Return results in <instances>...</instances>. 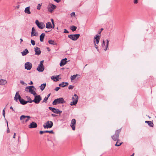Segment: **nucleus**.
I'll return each instance as SVG.
<instances>
[{"label":"nucleus","instance_id":"nucleus-18","mask_svg":"<svg viewBox=\"0 0 156 156\" xmlns=\"http://www.w3.org/2000/svg\"><path fill=\"white\" fill-rule=\"evenodd\" d=\"M21 98L20 95L19 94V91L16 92L14 97V100L17 101L19 99V100Z\"/></svg>","mask_w":156,"mask_h":156},{"label":"nucleus","instance_id":"nucleus-25","mask_svg":"<svg viewBox=\"0 0 156 156\" xmlns=\"http://www.w3.org/2000/svg\"><path fill=\"white\" fill-rule=\"evenodd\" d=\"M48 109L55 113H57V109L54 108L49 107Z\"/></svg>","mask_w":156,"mask_h":156},{"label":"nucleus","instance_id":"nucleus-21","mask_svg":"<svg viewBox=\"0 0 156 156\" xmlns=\"http://www.w3.org/2000/svg\"><path fill=\"white\" fill-rule=\"evenodd\" d=\"M19 101L20 102V103L23 105H25L27 104V103H28V101H27L21 98H20L19 100Z\"/></svg>","mask_w":156,"mask_h":156},{"label":"nucleus","instance_id":"nucleus-32","mask_svg":"<svg viewBox=\"0 0 156 156\" xmlns=\"http://www.w3.org/2000/svg\"><path fill=\"white\" fill-rule=\"evenodd\" d=\"M77 29V27L74 26H72L71 27L70 29L73 31H75Z\"/></svg>","mask_w":156,"mask_h":156},{"label":"nucleus","instance_id":"nucleus-9","mask_svg":"<svg viewBox=\"0 0 156 156\" xmlns=\"http://www.w3.org/2000/svg\"><path fill=\"white\" fill-rule=\"evenodd\" d=\"M32 88H33L34 90H36V88L34 86H31L27 87L25 88V90L26 91H28H28L30 93H32V91L33 90Z\"/></svg>","mask_w":156,"mask_h":156},{"label":"nucleus","instance_id":"nucleus-46","mask_svg":"<svg viewBox=\"0 0 156 156\" xmlns=\"http://www.w3.org/2000/svg\"><path fill=\"white\" fill-rule=\"evenodd\" d=\"M57 112L58 113H56V114L60 113L62 112V111L60 110H59L58 109H57Z\"/></svg>","mask_w":156,"mask_h":156},{"label":"nucleus","instance_id":"nucleus-45","mask_svg":"<svg viewBox=\"0 0 156 156\" xmlns=\"http://www.w3.org/2000/svg\"><path fill=\"white\" fill-rule=\"evenodd\" d=\"M64 33H68L69 32L66 29H64Z\"/></svg>","mask_w":156,"mask_h":156},{"label":"nucleus","instance_id":"nucleus-37","mask_svg":"<svg viewBox=\"0 0 156 156\" xmlns=\"http://www.w3.org/2000/svg\"><path fill=\"white\" fill-rule=\"evenodd\" d=\"M48 99V98L46 97H45L44 98V100H43V101H42V103H44V102L46 103Z\"/></svg>","mask_w":156,"mask_h":156},{"label":"nucleus","instance_id":"nucleus-64","mask_svg":"<svg viewBox=\"0 0 156 156\" xmlns=\"http://www.w3.org/2000/svg\"><path fill=\"white\" fill-rule=\"evenodd\" d=\"M3 116L5 117V113H3Z\"/></svg>","mask_w":156,"mask_h":156},{"label":"nucleus","instance_id":"nucleus-53","mask_svg":"<svg viewBox=\"0 0 156 156\" xmlns=\"http://www.w3.org/2000/svg\"><path fill=\"white\" fill-rule=\"evenodd\" d=\"M57 3L59 2L61 0H54Z\"/></svg>","mask_w":156,"mask_h":156},{"label":"nucleus","instance_id":"nucleus-1","mask_svg":"<svg viewBox=\"0 0 156 156\" xmlns=\"http://www.w3.org/2000/svg\"><path fill=\"white\" fill-rule=\"evenodd\" d=\"M121 129H119L116 130L115 131V133L114 135L112 136L111 137L112 140L114 141H117L116 144H115V146L119 147L120 146L122 143L123 142H121L118 144L119 143V133L121 131Z\"/></svg>","mask_w":156,"mask_h":156},{"label":"nucleus","instance_id":"nucleus-54","mask_svg":"<svg viewBox=\"0 0 156 156\" xmlns=\"http://www.w3.org/2000/svg\"><path fill=\"white\" fill-rule=\"evenodd\" d=\"M53 26L52 25V28H54L55 27L54 22L52 23Z\"/></svg>","mask_w":156,"mask_h":156},{"label":"nucleus","instance_id":"nucleus-49","mask_svg":"<svg viewBox=\"0 0 156 156\" xmlns=\"http://www.w3.org/2000/svg\"><path fill=\"white\" fill-rule=\"evenodd\" d=\"M105 45V42L104 41H103L102 43V46L103 47Z\"/></svg>","mask_w":156,"mask_h":156},{"label":"nucleus","instance_id":"nucleus-7","mask_svg":"<svg viewBox=\"0 0 156 156\" xmlns=\"http://www.w3.org/2000/svg\"><path fill=\"white\" fill-rule=\"evenodd\" d=\"M56 6L53 4L49 3L47 7L48 11L50 12H52L53 10L56 9Z\"/></svg>","mask_w":156,"mask_h":156},{"label":"nucleus","instance_id":"nucleus-33","mask_svg":"<svg viewBox=\"0 0 156 156\" xmlns=\"http://www.w3.org/2000/svg\"><path fill=\"white\" fill-rule=\"evenodd\" d=\"M26 98H27L28 100V101H28V102L30 103H31L32 102H33V100H31L30 97L28 96H26Z\"/></svg>","mask_w":156,"mask_h":156},{"label":"nucleus","instance_id":"nucleus-23","mask_svg":"<svg viewBox=\"0 0 156 156\" xmlns=\"http://www.w3.org/2000/svg\"><path fill=\"white\" fill-rule=\"evenodd\" d=\"M30 6L27 7L25 9L24 12L25 13L28 14H30L31 13L30 11Z\"/></svg>","mask_w":156,"mask_h":156},{"label":"nucleus","instance_id":"nucleus-63","mask_svg":"<svg viewBox=\"0 0 156 156\" xmlns=\"http://www.w3.org/2000/svg\"><path fill=\"white\" fill-rule=\"evenodd\" d=\"M3 113H5V109H4L3 110Z\"/></svg>","mask_w":156,"mask_h":156},{"label":"nucleus","instance_id":"nucleus-29","mask_svg":"<svg viewBox=\"0 0 156 156\" xmlns=\"http://www.w3.org/2000/svg\"><path fill=\"white\" fill-rule=\"evenodd\" d=\"M146 123L148 124V125L150 127H153L154 126L153 122L151 121H146L145 122Z\"/></svg>","mask_w":156,"mask_h":156},{"label":"nucleus","instance_id":"nucleus-55","mask_svg":"<svg viewBox=\"0 0 156 156\" xmlns=\"http://www.w3.org/2000/svg\"><path fill=\"white\" fill-rule=\"evenodd\" d=\"M20 7V5H18L16 6V9H18Z\"/></svg>","mask_w":156,"mask_h":156},{"label":"nucleus","instance_id":"nucleus-57","mask_svg":"<svg viewBox=\"0 0 156 156\" xmlns=\"http://www.w3.org/2000/svg\"><path fill=\"white\" fill-rule=\"evenodd\" d=\"M33 82L31 81L29 83L30 85H32L33 84Z\"/></svg>","mask_w":156,"mask_h":156},{"label":"nucleus","instance_id":"nucleus-56","mask_svg":"<svg viewBox=\"0 0 156 156\" xmlns=\"http://www.w3.org/2000/svg\"><path fill=\"white\" fill-rule=\"evenodd\" d=\"M50 95H51V94H50H50H48L47 95V96H46V97H48V98H49V97L50 96Z\"/></svg>","mask_w":156,"mask_h":156},{"label":"nucleus","instance_id":"nucleus-3","mask_svg":"<svg viewBox=\"0 0 156 156\" xmlns=\"http://www.w3.org/2000/svg\"><path fill=\"white\" fill-rule=\"evenodd\" d=\"M72 99L73 101L70 102V105L71 106L76 105L78 101V97L76 94H75L72 97Z\"/></svg>","mask_w":156,"mask_h":156},{"label":"nucleus","instance_id":"nucleus-51","mask_svg":"<svg viewBox=\"0 0 156 156\" xmlns=\"http://www.w3.org/2000/svg\"><path fill=\"white\" fill-rule=\"evenodd\" d=\"M138 0H134L133 2L134 4H137L138 2Z\"/></svg>","mask_w":156,"mask_h":156},{"label":"nucleus","instance_id":"nucleus-39","mask_svg":"<svg viewBox=\"0 0 156 156\" xmlns=\"http://www.w3.org/2000/svg\"><path fill=\"white\" fill-rule=\"evenodd\" d=\"M31 44L32 45H35V41L34 40H31Z\"/></svg>","mask_w":156,"mask_h":156},{"label":"nucleus","instance_id":"nucleus-17","mask_svg":"<svg viewBox=\"0 0 156 156\" xmlns=\"http://www.w3.org/2000/svg\"><path fill=\"white\" fill-rule=\"evenodd\" d=\"M67 58H63L61 60L60 63V65L61 66H62L64 65L67 62Z\"/></svg>","mask_w":156,"mask_h":156},{"label":"nucleus","instance_id":"nucleus-38","mask_svg":"<svg viewBox=\"0 0 156 156\" xmlns=\"http://www.w3.org/2000/svg\"><path fill=\"white\" fill-rule=\"evenodd\" d=\"M42 5L41 4H38L37 6V9L38 10H40L41 9V6Z\"/></svg>","mask_w":156,"mask_h":156},{"label":"nucleus","instance_id":"nucleus-12","mask_svg":"<svg viewBox=\"0 0 156 156\" xmlns=\"http://www.w3.org/2000/svg\"><path fill=\"white\" fill-rule=\"evenodd\" d=\"M76 123V121L75 119H73L71 120L70 126L73 130H75V125Z\"/></svg>","mask_w":156,"mask_h":156},{"label":"nucleus","instance_id":"nucleus-47","mask_svg":"<svg viewBox=\"0 0 156 156\" xmlns=\"http://www.w3.org/2000/svg\"><path fill=\"white\" fill-rule=\"evenodd\" d=\"M44 60H42V61H41L40 62V63L39 64V65H43V63H44Z\"/></svg>","mask_w":156,"mask_h":156},{"label":"nucleus","instance_id":"nucleus-2","mask_svg":"<svg viewBox=\"0 0 156 156\" xmlns=\"http://www.w3.org/2000/svg\"><path fill=\"white\" fill-rule=\"evenodd\" d=\"M66 103V101L62 98H58L55 99L53 102L52 104L56 105L58 104H63Z\"/></svg>","mask_w":156,"mask_h":156},{"label":"nucleus","instance_id":"nucleus-6","mask_svg":"<svg viewBox=\"0 0 156 156\" xmlns=\"http://www.w3.org/2000/svg\"><path fill=\"white\" fill-rule=\"evenodd\" d=\"M42 100L41 97L39 95H37L34 96V98L33 100L35 104H39L40 101Z\"/></svg>","mask_w":156,"mask_h":156},{"label":"nucleus","instance_id":"nucleus-43","mask_svg":"<svg viewBox=\"0 0 156 156\" xmlns=\"http://www.w3.org/2000/svg\"><path fill=\"white\" fill-rule=\"evenodd\" d=\"M94 47H95V48L97 49V51L98 52L99 49L98 48V46L96 45V43H95Z\"/></svg>","mask_w":156,"mask_h":156},{"label":"nucleus","instance_id":"nucleus-26","mask_svg":"<svg viewBox=\"0 0 156 156\" xmlns=\"http://www.w3.org/2000/svg\"><path fill=\"white\" fill-rule=\"evenodd\" d=\"M7 83V81L5 80L1 79L0 80V84L2 85H5Z\"/></svg>","mask_w":156,"mask_h":156},{"label":"nucleus","instance_id":"nucleus-19","mask_svg":"<svg viewBox=\"0 0 156 156\" xmlns=\"http://www.w3.org/2000/svg\"><path fill=\"white\" fill-rule=\"evenodd\" d=\"M59 77V75H58L56 76H53L51 77V79L53 80L54 81L57 82L58 81Z\"/></svg>","mask_w":156,"mask_h":156},{"label":"nucleus","instance_id":"nucleus-31","mask_svg":"<svg viewBox=\"0 0 156 156\" xmlns=\"http://www.w3.org/2000/svg\"><path fill=\"white\" fill-rule=\"evenodd\" d=\"M46 85V84L45 83H44L41 84V85L40 86V88L42 90H44L45 87Z\"/></svg>","mask_w":156,"mask_h":156},{"label":"nucleus","instance_id":"nucleus-5","mask_svg":"<svg viewBox=\"0 0 156 156\" xmlns=\"http://www.w3.org/2000/svg\"><path fill=\"white\" fill-rule=\"evenodd\" d=\"M79 34H69L68 35V37L73 41H76L80 37Z\"/></svg>","mask_w":156,"mask_h":156},{"label":"nucleus","instance_id":"nucleus-27","mask_svg":"<svg viewBox=\"0 0 156 156\" xmlns=\"http://www.w3.org/2000/svg\"><path fill=\"white\" fill-rule=\"evenodd\" d=\"M29 53L28 50L27 49H25L24 50L21 52L23 56H25Z\"/></svg>","mask_w":156,"mask_h":156},{"label":"nucleus","instance_id":"nucleus-36","mask_svg":"<svg viewBox=\"0 0 156 156\" xmlns=\"http://www.w3.org/2000/svg\"><path fill=\"white\" fill-rule=\"evenodd\" d=\"M107 42H106V47L105 49H104V50L105 51H106L107 50V48L108 47V43H109V40H108V39H107L106 40Z\"/></svg>","mask_w":156,"mask_h":156},{"label":"nucleus","instance_id":"nucleus-50","mask_svg":"<svg viewBox=\"0 0 156 156\" xmlns=\"http://www.w3.org/2000/svg\"><path fill=\"white\" fill-rule=\"evenodd\" d=\"M20 83L23 85H24L25 84L24 82L22 80L20 81Z\"/></svg>","mask_w":156,"mask_h":156},{"label":"nucleus","instance_id":"nucleus-14","mask_svg":"<svg viewBox=\"0 0 156 156\" xmlns=\"http://www.w3.org/2000/svg\"><path fill=\"white\" fill-rule=\"evenodd\" d=\"M44 67L43 65H39L37 70L40 72H42L44 70Z\"/></svg>","mask_w":156,"mask_h":156},{"label":"nucleus","instance_id":"nucleus-22","mask_svg":"<svg viewBox=\"0 0 156 156\" xmlns=\"http://www.w3.org/2000/svg\"><path fill=\"white\" fill-rule=\"evenodd\" d=\"M68 84L69 83L68 82H62L59 84V86L62 87H64L67 86Z\"/></svg>","mask_w":156,"mask_h":156},{"label":"nucleus","instance_id":"nucleus-10","mask_svg":"<svg viewBox=\"0 0 156 156\" xmlns=\"http://www.w3.org/2000/svg\"><path fill=\"white\" fill-rule=\"evenodd\" d=\"M32 67V64L30 62H27L25 64V68L27 70H30Z\"/></svg>","mask_w":156,"mask_h":156},{"label":"nucleus","instance_id":"nucleus-30","mask_svg":"<svg viewBox=\"0 0 156 156\" xmlns=\"http://www.w3.org/2000/svg\"><path fill=\"white\" fill-rule=\"evenodd\" d=\"M45 35V34H44L42 33L40 36V41L41 42H42L43 41Z\"/></svg>","mask_w":156,"mask_h":156},{"label":"nucleus","instance_id":"nucleus-8","mask_svg":"<svg viewBox=\"0 0 156 156\" xmlns=\"http://www.w3.org/2000/svg\"><path fill=\"white\" fill-rule=\"evenodd\" d=\"M35 23L38 27L40 29H43L45 27V25L43 23H40L37 20H36Z\"/></svg>","mask_w":156,"mask_h":156},{"label":"nucleus","instance_id":"nucleus-4","mask_svg":"<svg viewBox=\"0 0 156 156\" xmlns=\"http://www.w3.org/2000/svg\"><path fill=\"white\" fill-rule=\"evenodd\" d=\"M53 125L52 122L48 121L43 125V126L45 129L50 128L52 127Z\"/></svg>","mask_w":156,"mask_h":156},{"label":"nucleus","instance_id":"nucleus-62","mask_svg":"<svg viewBox=\"0 0 156 156\" xmlns=\"http://www.w3.org/2000/svg\"><path fill=\"white\" fill-rule=\"evenodd\" d=\"M51 20L52 23H54V21L53 19H51Z\"/></svg>","mask_w":156,"mask_h":156},{"label":"nucleus","instance_id":"nucleus-15","mask_svg":"<svg viewBox=\"0 0 156 156\" xmlns=\"http://www.w3.org/2000/svg\"><path fill=\"white\" fill-rule=\"evenodd\" d=\"M37 127V124L34 122H32L28 126V127L30 128H35Z\"/></svg>","mask_w":156,"mask_h":156},{"label":"nucleus","instance_id":"nucleus-59","mask_svg":"<svg viewBox=\"0 0 156 156\" xmlns=\"http://www.w3.org/2000/svg\"><path fill=\"white\" fill-rule=\"evenodd\" d=\"M16 133H14V135L13 136V138H15V136H16Z\"/></svg>","mask_w":156,"mask_h":156},{"label":"nucleus","instance_id":"nucleus-11","mask_svg":"<svg viewBox=\"0 0 156 156\" xmlns=\"http://www.w3.org/2000/svg\"><path fill=\"white\" fill-rule=\"evenodd\" d=\"M25 118H27V119L25 120V122H27L29 120V119L30 118V116L29 115H22L20 117V119L21 120H23V119H24Z\"/></svg>","mask_w":156,"mask_h":156},{"label":"nucleus","instance_id":"nucleus-42","mask_svg":"<svg viewBox=\"0 0 156 156\" xmlns=\"http://www.w3.org/2000/svg\"><path fill=\"white\" fill-rule=\"evenodd\" d=\"M31 94H33L34 96L37 95L36 92L34 90L32 91V93H31Z\"/></svg>","mask_w":156,"mask_h":156},{"label":"nucleus","instance_id":"nucleus-28","mask_svg":"<svg viewBox=\"0 0 156 156\" xmlns=\"http://www.w3.org/2000/svg\"><path fill=\"white\" fill-rule=\"evenodd\" d=\"M46 28L48 29L52 28V25L50 22H48L46 23Z\"/></svg>","mask_w":156,"mask_h":156},{"label":"nucleus","instance_id":"nucleus-34","mask_svg":"<svg viewBox=\"0 0 156 156\" xmlns=\"http://www.w3.org/2000/svg\"><path fill=\"white\" fill-rule=\"evenodd\" d=\"M35 33V30L34 27H32V31L31 32V36H33L34 33Z\"/></svg>","mask_w":156,"mask_h":156},{"label":"nucleus","instance_id":"nucleus-35","mask_svg":"<svg viewBox=\"0 0 156 156\" xmlns=\"http://www.w3.org/2000/svg\"><path fill=\"white\" fill-rule=\"evenodd\" d=\"M80 76V75H79L78 74L73 75V76H71L70 78L71 80H74L76 78V76Z\"/></svg>","mask_w":156,"mask_h":156},{"label":"nucleus","instance_id":"nucleus-13","mask_svg":"<svg viewBox=\"0 0 156 156\" xmlns=\"http://www.w3.org/2000/svg\"><path fill=\"white\" fill-rule=\"evenodd\" d=\"M34 51L35 52V54L39 55L41 54V51L39 48L37 47H34Z\"/></svg>","mask_w":156,"mask_h":156},{"label":"nucleus","instance_id":"nucleus-41","mask_svg":"<svg viewBox=\"0 0 156 156\" xmlns=\"http://www.w3.org/2000/svg\"><path fill=\"white\" fill-rule=\"evenodd\" d=\"M7 133H9L10 131H9V128L8 127V125L7 121Z\"/></svg>","mask_w":156,"mask_h":156},{"label":"nucleus","instance_id":"nucleus-40","mask_svg":"<svg viewBox=\"0 0 156 156\" xmlns=\"http://www.w3.org/2000/svg\"><path fill=\"white\" fill-rule=\"evenodd\" d=\"M74 86L72 85H69L68 87V89L69 90L73 89L74 87Z\"/></svg>","mask_w":156,"mask_h":156},{"label":"nucleus","instance_id":"nucleus-44","mask_svg":"<svg viewBox=\"0 0 156 156\" xmlns=\"http://www.w3.org/2000/svg\"><path fill=\"white\" fill-rule=\"evenodd\" d=\"M60 87H56L55 88V90L56 91H58L60 89Z\"/></svg>","mask_w":156,"mask_h":156},{"label":"nucleus","instance_id":"nucleus-16","mask_svg":"<svg viewBox=\"0 0 156 156\" xmlns=\"http://www.w3.org/2000/svg\"><path fill=\"white\" fill-rule=\"evenodd\" d=\"M100 40V36L98 35V34H96V37H94V44L95 43V41L96 42V44H98Z\"/></svg>","mask_w":156,"mask_h":156},{"label":"nucleus","instance_id":"nucleus-24","mask_svg":"<svg viewBox=\"0 0 156 156\" xmlns=\"http://www.w3.org/2000/svg\"><path fill=\"white\" fill-rule=\"evenodd\" d=\"M48 43L49 44L53 45H57V43L54 41L52 40H50L48 41Z\"/></svg>","mask_w":156,"mask_h":156},{"label":"nucleus","instance_id":"nucleus-60","mask_svg":"<svg viewBox=\"0 0 156 156\" xmlns=\"http://www.w3.org/2000/svg\"><path fill=\"white\" fill-rule=\"evenodd\" d=\"M10 109L13 110V111H14V110L13 109V108L12 106L10 107Z\"/></svg>","mask_w":156,"mask_h":156},{"label":"nucleus","instance_id":"nucleus-61","mask_svg":"<svg viewBox=\"0 0 156 156\" xmlns=\"http://www.w3.org/2000/svg\"><path fill=\"white\" fill-rule=\"evenodd\" d=\"M20 43H21L23 41V40L22 38H20Z\"/></svg>","mask_w":156,"mask_h":156},{"label":"nucleus","instance_id":"nucleus-20","mask_svg":"<svg viewBox=\"0 0 156 156\" xmlns=\"http://www.w3.org/2000/svg\"><path fill=\"white\" fill-rule=\"evenodd\" d=\"M44 133H54V132L53 130H45V131H40L39 133L41 134H42Z\"/></svg>","mask_w":156,"mask_h":156},{"label":"nucleus","instance_id":"nucleus-52","mask_svg":"<svg viewBox=\"0 0 156 156\" xmlns=\"http://www.w3.org/2000/svg\"><path fill=\"white\" fill-rule=\"evenodd\" d=\"M38 35V34L37 33H34V34L33 35V36H37Z\"/></svg>","mask_w":156,"mask_h":156},{"label":"nucleus","instance_id":"nucleus-48","mask_svg":"<svg viewBox=\"0 0 156 156\" xmlns=\"http://www.w3.org/2000/svg\"><path fill=\"white\" fill-rule=\"evenodd\" d=\"M71 16H75V12H73L71 13Z\"/></svg>","mask_w":156,"mask_h":156},{"label":"nucleus","instance_id":"nucleus-58","mask_svg":"<svg viewBox=\"0 0 156 156\" xmlns=\"http://www.w3.org/2000/svg\"><path fill=\"white\" fill-rule=\"evenodd\" d=\"M51 116L53 117H55L56 116V115L55 114H52L51 115Z\"/></svg>","mask_w":156,"mask_h":156}]
</instances>
